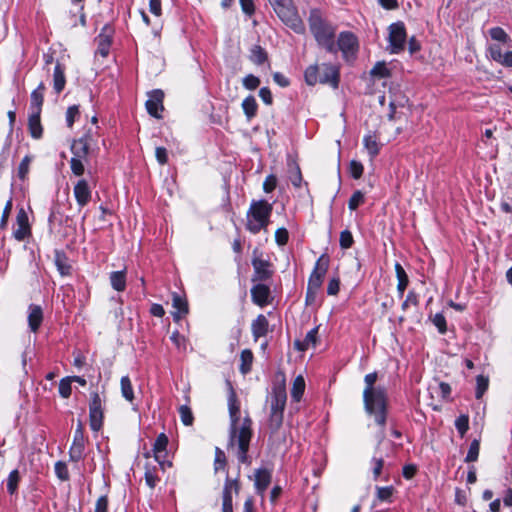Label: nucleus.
Returning a JSON list of instances; mask_svg holds the SVG:
<instances>
[{"label": "nucleus", "mask_w": 512, "mask_h": 512, "mask_svg": "<svg viewBox=\"0 0 512 512\" xmlns=\"http://www.w3.org/2000/svg\"><path fill=\"white\" fill-rule=\"evenodd\" d=\"M230 428H229V441L228 447L237 446V459L238 462L245 465H250L252 459L249 456L250 442L253 437V421L249 415L243 418L241 425L240 412H230Z\"/></svg>", "instance_id": "nucleus-1"}, {"label": "nucleus", "mask_w": 512, "mask_h": 512, "mask_svg": "<svg viewBox=\"0 0 512 512\" xmlns=\"http://www.w3.org/2000/svg\"><path fill=\"white\" fill-rule=\"evenodd\" d=\"M377 378V372L365 375L363 401L367 413L372 415L375 423L383 428L387 419V399L384 388L374 386Z\"/></svg>", "instance_id": "nucleus-2"}, {"label": "nucleus", "mask_w": 512, "mask_h": 512, "mask_svg": "<svg viewBox=\"0 0 512 512\" xmlns=\"http://www.w3.org/2000/svg\"><path fill=\"white\" fill-rule=\"evenodd\" d=\"M307 21L309 30L318 46L324 48L328 53L336 54V26L323 16L319 8L310 9Z\"/></svg>", "instance_id": "nucleus-3"}, {"label": "nucleus", "mask_w": 512, "mask_h": 512, "mask_svg": "<svg viewBox=\"0 0 512 512\" xmlns=\"http://www.w3.org/2000/svg\"><path fill=\"white\" fill-rule=\"evenodd\" d=\"M287 402L285 381L274 384L270 395V414L268 418L269 439L275 442L280 439L279 430L284 419V410Z\"/></svg>", "instance_id": "nucleus-4"}, {"label": "nucleus", "mask_w": 512, "mask_h": 512, "mask_svg": "<svg viewBox=\"0 0 512 512\" xmlns=\"http://www.w3.org/2000/svg\"><path fill=\"white\" fill-rule=\"evenodd\" d=\"M321 68L322 74L319 73L320 66L318 64L309 65L304 71L305 83L308 86H315L319 83L337 89L340 83V68L331 63H323Z\"/></svg>", "instance_id": "nucleus-5"}, {"label": "nucleus", "mask_w": 512, "mask_h": 512, "mask_svg": "<svg viewBox=\"0 0 512 512\" xmlns=\"http://www.w3.org/2000/svg\"><path fill=\"white\" fill-rule=\"evenodd\" d=\"M273 205L265 199L252 200L247 211L246 229L252 234L266 230L270 224Z\"/></svg>", "instance_id": "nucleus-6"}, {"label": "nucleus", "mask_w": 512, "mask_h": 512, "mask_svg": "<svg viewBox=\"0 0 512 512\" xmlns=\"http://www.w3.org/2000/svg\"><path fill=\"white\" fill-rule=\"evenodd\" d=\"M278 18L297 34H304L305 24L293 0H267Z\"/></svg>", "instance_id": "nucleus-7"}, {"label": "nucleus", "mask_w": 512, "mask_h": 512, "mask_svg": "<svg viewBox=\"0 0 512 512\" xmlns=\"http://www.w3.org/2000/svg\"><path fill=\"white\" fill-rule=\"evenodd\" d=\"M263 253L258 248L253 250V257L251 264L253 267V274L251 277L252 282H267L270 281L274 275L273 264L269 258H262Z\"/></svg>", "instance_id": "nucleus-8"}, {"label": "nucleus", "mask_w": 512, "mask_h": 512, "mask_svg": "<svg viewBox=\"0 0 512 512\" xmlns=\"http://www.w3.org/2000/svg\"><path fill=\"white\" fill-rule=\"evenodd\" d=\"M104 418V399L97 391H92L89 397V425L93 432L103 428Z\"/></svg>", "instance_id": "nucleus-9"}, {"label": "nucleus", "mask_w": 512, "mask_h": 512, "mask_svg": "<svg viewBox=\"0 0 512 512\" xmlns=\"http://www.w3.org/2000/svg\"><path fill=\"white\" fill-rule=\"evenodd\" d=\"M88 436L85 434L84 424L78 420L73 434V440L69 448V460L71 462H79L85 457V447L88 443Z\"/></svg>", "instance_id": "nucleus-10"}, {"label": "nucleus", "mask_w": 512, "mask_h": 512, "mask_svg": "<svg viewBox=\"0 0 512 512\" xmlns=\"http://www.w3.org/2000/svg\"><path fill=\"white\" fill-rule=\"evenodd\" d=\"M336 47L337 52L341 51L343 58L346 61L354 60L359 51V40L357 36L351 31H342L339 33Z\"/></svg>", "instance_id": "nucleus-11"}, {"label": "nucleus", "mask_w": 512, "mask_h": 512, "mask_svg": "<svg viewBox=\"0 0 512 512\" xmlns=\"http://www.w3.org/2000/svg\"><path fill=\"white\" fill-rule=\"evenodd\" d=\"M388 41L390 45V53L398 54L404 50L407 40V32L405 24L401 21L392 23L388 27Z\"/></svg>", "instance_id": "nucleus-12"}, {"label": "nucleus", "mask_w": 512, "mask_h": 512, "mask_svg": "<svg viewBox=\"0 0 512 512\" xmlns=\"http://www.w3.org/2000/svg\"><path fill=\"white\" fill-rule=\"evenodd\" d=\"M241 489L239 477L230 478L226 476L224 487L222 491V509L221 512H234L233 511V493L238 495Z\"/></svg>", "instance_id": "nucleus-13"}, {"label": "nucleus", "mask_w": 512, "mask_h": 512, "mask_svg": "<svg viewBox=\"0 0 512 512\" xmlns=\"http://www.w3.org/2000/svg\"><path fill=\"white\" fill-rule=\"evenodd\" d=\"M164 92L161 89H154L149 93V98L145 103L148 114L156 119H162L164 110Z\"/></svg>", "instance_id": "nucleus-14"}, {"label": "nucleus", "mask_w": 512, "mask_h": 512, "mask_svg": "<svg viewBox=\"0 0 512 512\" xmlns=\"http://www.w3.org/2000/svg\"><path fill=\"white\" fill-rule=\"evenodd\" d=\"M17 228L13 231V237L17 241H24L32 235L28 214L23 207L18 209L16 216Z\"/></svg>", "instance_id": "nucleus-15"}, {"label": "nucleus", "mask_w": 512, "mask_h": 512, "mask_svg": "<svg viewBox=\"0 0 512 512\" xmlns=\"http://www.w3.org/2000/svg\"><path fill=\"white\" fill-rule=\"evenodd\" d=\"M114 28L110 24H106L101 29V32L96 37L97 50L96 53L106 58L109 55L110 48L113 42Z\"/></svg>", "instance_id": "nucleus-16"}, {"label": "nucleus", "mask_w": 512, "mask_h": 512, "mask_svg": "<svg viewBox=\"0 0 512 512\" xmlns=\"http://www.w3.org/2000/svg\"><path fill=\"white\" fill-rule=\"evenodd\" d=\"M255 283L250 290L252 302L259 307L269 305L272 301L270 287L265 282Z\"/></svg>", "instance_id": "nucleus-17"}, {"label": "nucleus", "mask_w": 512, "mask_h": 512, "mask_svg": "<svg viewBox=\"0 0 512 512\" xmlns=\"http://www.w3.org/2000/svg\"><path fill=\"white\" fill-rule=\"evenodd\" d=\"M92 141L90 133H85L82 137L73 140L70 148L73 157L84 159L87 162Z\"/></svg>", "instance_id": "nucleus-18"}, {"label": "nucleus", "mask_w": 512, "mask_h": 512, "mask_svg": "<svg viewBox=\"0 0 512 512\" xmlns=\"http://www.w3.org/2000/svg\"><path fill=\"white\" fill-rule=\"evenodd\" d=\"M73 194L77 205L80 208L85 207L91 201L92 190L86 179H79L74 185Z\"/></svg>", "instance_id": "nucleus-19"}, {"label": "nucleus", "mask_w": 512, "mask_h": 512, "mask_svg": "<svg viewBox=\"0 0 512 512\" xmlns=\"http://www.w3.org/2000/svg\"><path fill=\"white\" fill-rule=\"evenodd\" d=\"M272 481V471L267 468H258L254 473V487L256 493L263 496Z\"/></svg>", "instance_id": "nucleus-20"}, {"label": "nucleus", "mask_w": 512, "mask_h": 512, "mask_svg": "<svg viewBox=\"0 0 512 512\" xmlns=\"http://www.w3.org/2000/svg\"><path fill=\"white\" fill-rule=\"evenodd\" d=\"M172 306L175 311L172 312L173 320L178 322L189 313V305L185 296L177 292L172 293Z\"/></svg>", "instance_id": "nucleus-21"}, {"label": "nucleus", "mask_w": 512, "mask_h": 512, "mask_svg": "<svg viewBox=\"0 0 512 512\" xmlns=\"http://www.w3.org/2000/svg\"><path fill=\"white\" fill-rule=\"evenodd\" d=\"M488 51L493 61L504 67H512V51L503 52L499 44L490 45Z\"/></svg>", "instance_id": "nucleus-22"}, {"label": "nucleus", "mask_w": 512, "mask_h": 512, "mask_svg": "<svg viewBox=\"0 0 512 512\" xmlns=\"http://www.w3.org/2000/svg\"><path fill=\"white\" fill-rule=\"evenodd\" d=\"M66 65L59 59L56 60V64L53 71V89L56 94H60L66 86Z\"/></svg>", "instance_id": "nucleus-23"}, {"label": "nucleus", "mask_w": 512, "mask_h": 512, "mask_svg": "<svg viewBox=\"0 0 512 512\" xmlns=\"http://www.w3.org/2000/svg\"><path fill=\"white\" fill-rule=\"evenodd\" d=\"M251 331L254 341L264 337L269 332V322L265 315L259 314L251 323Z\"/></svg>", "instance_id": "nucleus-24"}, {"label": "nucleus", "mask_w": 512, "mask_h": 512, "mask_svg": "<svg viewBox=\"0 0 512 512\" xmlns=\"http://www.w3.org/2000/svg\"><path fill=\"white\" fill-rule=\"evenodd\" d=\"M169 443V439L165 433H160L154 444H153V454L155 460L163 467L165 464L163 453H166V449Z\"/></svg>", "instance_id": "nucleus-25"}, {"label": "nucleus", "mask_w": 512, "mask_h": 512, "mask_svg": "<svg viewBox=\"0 0 512 512\" xmlns=\"http://www.w3.org/2000/svg\"><path fill=\"white\" fill-rule=\"evenodd\" d=\"M45 85L43 82H41L37 88H35L30 95V112H36L41 113L42 112V106L44 103V92H45Z\"/></svg>", "instance_id": "nucleus-26"}, {"label": "nucleus", "mask_w": 512, "mask_h": 512, "mask_svg": "<svg viewBox=\"0 0 512 512\" xmlns=\"http://www.w3.org/2000/svg\"><path fill=\"white\" fill-rule=\"evenodd\" d=\"M54 262L58 272L61 276H70L72 273V266L69 263V259L63 250H55Z\"/></svg>", "instance_id": "nucleus-27"}, {"label": "nucleus", "mask_w": 512, "mask_h": 512, "mask_svg": "<svg viewBox=\"0 0 512 512\" xmlns=\"http://www.w3.org/2000/svg\"><path fill=\"white\" fill-rule=\"evenodd\" d=\"M43 322V310L39 305L29 306L28 325L32 332H37Z\"/></svg>", "instance_id": "nucleus-28"}, {"label": "nucleus", "mask_w": 512, "mask_h": 512, "mask_svg": "<svg viewBox=\"0 0 512 512\" xmlns=\"http://www.w3.org/2000/svg\"><path fill=\"white\" fill-rule=\"evenodd\" d=\"M289 180L294 188L299 189L303 183L301 168L295 159H289L287 162Z\"/></svg>", "instance_id": "nucleus-29"}, {"label": "nucleus", "mask_w": 512, "mask_h": 512, "mask_svg": "<svg viewBox=\"0 0 512 512\" xmlns=\"http://www.w3.org/2000/svg\"><path fill=\"white\" fill-rule=\"evenodd\" d=\"M28 131L32 138L40 139L43 136V127L41 124V113L30 112L28 118Z\"/></svg>", "instance_id": "nucleus-30"}, {"label": "nucleus", "mask_w": 512, "mask_h": 512, "mask_svg": "<svg viewBox=\"0 0 512 512\" xmlns=\"http://www.w3.org/2000/svg\"><path fill=\"white\" fill-rule=\"evenodd\" d=\"M394 269H395L396 278L398 281L397 282V293H398V296L401 298V297H403L404 292L409 285V277H408L405 269L399 262L395 263Z\"/></svg>", "instance_id": "nucleus-31"}, {"label": "nucleus", "mask_w": 512, "mask_h": 512, "mask_svg": "<svg viewBox=\"0 0 512 512\" xmlns=\"http://www.w3.org/2000/svg\"><path fill=\"white\" fill-rule=\"evenodd\" d=\"M363 145L367 150L371 159L375 158L381 149V144L378 142L376 133H369L363 137Z\"/></svg>", "instance_id": "nucleus-32"}, {"label": "nucleus", "mask_w": 512, "mask_h": 512, "mask_svg": "<svg viewBox=\"0 0 512 512\" xmlns=\"http://www.w3.org/2000/svg\"><path fill=\"white\" fill-rule=\"evenodd\" d=\"M330 265V257L328 254H322L315 262L313 270L310 275L325 279Z\"/></svg>", "instance_id": "nucleus-33"}, {"label": "nucleus", "mask_w": 512, "mask_h": 512, "mask_svg": "<svg viewBox=\"0 0 512 512\" xmlns=\"http://www.w3.org/2000/svg\"><path fill=\"white\" fill-rule=\"evenodd\" d=\"M318 330L319 327H315L308 331V333L306 334L305 338L302 341L296 340L294 343L295 348L298 351H306L311 345L315 346L318 341Z\"/></svg>", "instance_id": "nucleus-34"}, {"label": "nucleus", "mask_w": 512, "mask_h": 512, "mask_svg": "<svg viewBox=\"0 0 512 512\" xmlns=\"http://www.w3.org/2000/svg\"><path fill=\"white\" fill-rule=\"evenodd\" d=\"M370 463L372 466L373 479L378 480L382 474L385 464L384 456L380 452L379 447L375 449Z\"/></svg>", "instance_id": "nucleus-35"}, {"label": "nucleus", "mask_w": 512, "mask_h": 512, "mask_svg": "<svg viewBox=\"0 0 512 512\" xmlns=\"http://www.w3.org/2000/svg\"><path fill=\"white\" fill-rule=\"evenodd\" d=\"M110 284L117 292H122L126 289V268L121 271H113L110 273Z\"/></svg>", "instance_id": "nucleus-36"}, {"label": "nucleus", "mask_w": 512, "mask_h": 512, "mask_svg": "<svg viewBox=\"0 0 512 512\" xmlns=\"http://www.w3.org/2000/svg\"><path fill=\"white\" fill-rule=\"evenodd\" d=\"M249 60L257 66L263 65L268 61V53L262 46L254 45L250 49Z\"/></svg>", "instance_id": "nucleus-37"}, {"label": "nucleus", "mask_w": 512, "mask_h": 512, "mask_svg": "<svg viewBox=\"0 0 512 512\" xmlns=\"http://www.w3.org/2000/svg\"><path fill=\"white\" fill-rule=\"evenodd\" d=\"M242 109H243V112L247 118L248 121H250L251 119H253L254 117H256L257 115V112H258V104L256 102V99L253 95H249L247 96L243 101H242Z\"/></svg>", "instance_id": "nucleus-38"}, {"label": "nucleus", "mask_w": 512, "mask_h": 512, "mask_svg": "<svg viewBox=\"0 0 512 512\" xmlns=\"http://www.w3.org/2000/svg\"><path fill=\"white\" fill-rule=\"evenodd\" d=\"M254 360L253 352L250 349H244L242 350L240 354V366L239 371L246 375L252 370V364Z\"/></svg>", "instance_id": "nucleus-39"}, {"label": "nucleus", "mask_w": 512, "mask_h": 512, "mask_svg": "<svg viewBox=\"0 0 512 512\" xmlns=\"http://www.w3.org/2000/svg\"><path fill=\"white\" fill-rule=\"evenodd\" d=\"M305 380L302 375H298L294 381L291 388V398L295 402H299L305 391Z\"/></svg>", "instance_id": "nucleus-40"}, {"label": "nucleus", "mask_w": 512, "mask_h": 512, "mask_svg": "<svg viewBox=\"0 0 512 512\" xmlns=\"http://www.w3.org/2000/svg\"><path fill=\"white\" fill-rule=\"evenodd\" d=\"M121 394L125 400L132 403L135 399L131 379L128 375L122 376L120 380Z\"/></svg>", "instance_id": "nucleus-41"}, {"label": "nucleus", "mask_w": 512, "mask_h": 512, "mask_svg": "<svg viewBox=\"0 0 512 512\" xmlns=\"http://www.w3.org/2000/svg\"><path fill=\"white\" fill-rule=\"evenodd\" d=\"M370 75L376 79H385L391 77V70L387 67L385 61H378L370 70Z\"/></svg>", "instance_id": "nucleus-42"}, {"label": "nucleus", "mask_w": 512, "mask_h": 512, "mask_svg": "<svg viewBox=\"0 0 512 512\" xmlns=\"http://www.w3.org/2000/svg\"><path fill=\"white\" fill-rule=\"evenodd\" d=\"M395 492H396V490H395L394 486H392V485L384 486V487L376 486L375 497H376V500L379 502L392 503V497Z\"/></svg>", "instance_id": "nucleus-43"}, {"label": "nucleus", "mask_w": 512, "mask_h": 512, "mask_svg": "<svg viewBox=\"0 0 512 512\" xmlns=\"http://www.w3.org/2000/svg\"><path fill=\"white\" fill-rule=\"evenodd\" d=\"M20 480V473L17 469H14L9 473L7 478V492L10 495H14L17 493Z\"/></svg>", "instance_id": "nucleus-44"}, {"label": "nucleus", "mask_w": 512, "mask_h": 512, "mask_svg": "<svg viewBox=\"0 0 512 512\" xmlns=\"http://www.w3.org/2000/svg\"><path fill=\"white\" fill-rule=\"evenodd\" d=\"M226 467H227L226 454L221 448L216 447L215 448L214 464H213L214 472L217 473L219 471H224V470H226Z\"/></svg>", "instance_id": "nucleus-45"}, {"label": "nucleus", "mask_w": 512, "mask_h": 512, "mask_svg": "<svg viewBox=\"0 0 512 512\" xmlns=\"http://www.w3.org/2000/svg\"><path fill=\"white\" fill-rule=\"evenodd\" d=\"M408 102V99L402 95L399 99H391L389 102V113H388V119L389 120H396L397 117V108L398 107H404L405 103Z\"/></svg>", "instance_id": "nucleus-46"}, {"label": "nucleus", "mask_w": 512, "mask_h": 512, "mask_svg": "<svg viewBox=\"0 0 512 512\" xmlns=\"http://www.w3.org/2000/svg\"><path fill=\"white\" fill-rule=\"evenodd\" d=\"M229 392H228V411L230 412H240V401L238 399L237 393L234 390L231 382H228Z\"/></svg>", "instance_id": "nucleus-47"}, {"label": "nucleus", "mask_w": 512, "mask_h": 512, "mask_svg": "<svg viewBox=\"0 0 512 512\" xmlns=\"http://www.w3.org/2000/svg\"><path fill=\"white\" fill-rule=\"evenodd\" d=\"M420 296L415 290H409L405 300L401 304L402 311H407L410 306L419 307Z\"/></svg>", "instance_id": "nucleus-48"}, {"label": "nucleus", "mask_w": 512, "mask_h": 512, "mask_svg": "<svg viewBox=\"0 0 512 512\" xmlns=\"http://www.w3.org/2000/svg\"><path fill=\"white\" fill-rule=\"evenodd\" d=\"M365 202V195L362 191L356 190L351 195L348 200V208L350 211H355L359 206L363 205Z\"/></svg>", "instance_id": "nucleus-49"}, {"label": "nucleus", "mask_w": 512, "mask_h": 512, "mask_svg": "<svg viewBox=\"0 0 512 512\" xmlns=\"http://www.w3.org/2000/svg\"><path fill=\"white\" fill-rule=\"evenodd\" d=\"M144 478L147 486H149L151 489H154L157 483L160 481V478L157 476V468L155 466H146Z\"/></svg>", "instance_id": "nucleus-50"}, {"label": "nucleus", "mask_w": 512, "mask_h": 512, "mask_svg": "<svg viewBox=\"0 0 512 512\" xmlns=\"http://www.w3.org/2000/svg\"><path fill=\"white\" fill-rule=\"evenodd\" d=\"M489 387V379L484 375H478L476 378V399H481Z\"/></svg>", "instance_id": "nucleus-51"}, {"label": "nucleus", "mask_w": 512, "mask_h": 512, "mask_svg": "<svg viewBox=\"0 0 512 512\" xmlns=\"http://www.w3.org/2000/svg\"><path fill=\"white\" fill-rule=\"evenodd\" d=\"M479 451H480V440L474 439L470 443L469 450L467 452V455L465 457L466 463H472L478 460L479 457Z\"/></svg>", "instance_id": "nucleus-52"}, {"label": "nucleus", "mask_w": 512, "mask_h": 512, "mask_svg": "<svg viewBox=\"0 0 512 512\" xmlns=\"http://www.w3.org/2000/svg\"><path fill=\"white\" fill-rule=\"evenodd\" d=\"M489 35L492 40L501 42V43H508L510 41L509 35L506 33V31L501 27H493L489 30Z\"/></svg>", "instance_id": "nucleus-53"}, {"label": "nucleus", "mask_w": 512, "mask_h": 512, "mask_svg": "<svg viewBox=\"0 0 512 512\" xmlns=\"http://www.w3.org/2000/svg\"><path fill=\"white\" fill-rule=\"evenodd\" d=\"M455 427L461 437H464L469 430V416L467 414H461L455 420Z\"/></svg>", "instance_id": "nucleus-54"}, {"label": "nucleus", "mask_w": 512, "mask_h": 512, "mask_svg": "<svg viewBox=\"0 0 512 512\" xmlns=\"http://www.w3.org/2000/svg\"><path fill=\"white\" fill-rule=\"evenodd\" d=\"M54 471L59 480L68 481L70 479L69 470L65 462L57 461L54 465Z\"/></svg>", "instance_id": "nucleus-55"}, {"label": "nucleus", "mask_w": 512, "mask_h": 512, "mask_svg": "<svg viewBox=\"0 0 512 512\" xmlns=\"http://www.w3.org/2000/svg\"><path fill=\"white\" fill-rule=\"evenodd\" d=\"M84 159L73 157L70 160V169L73 175L81 177L85 173Z\"/></svg>", "instance_id": "nucleus-56"}, {"label": "nucleus", "mask_w": 512, "mask_h": 512, "mask_svg": "<svg viewBox=\"0 0 512 512\" xmlns=\"http://www.w3.org/2000/svg\"><path fill=\"white\" fill-rule=\"evenodd\" d=\"M339 244L342 249H349L354 244V238L350 230L345 229L341 231Z\"/></svg>", "instance_id": "nucleus-57"}, {"label": "nucleus", "mask_w": 512, "mask_h": 512, "mask_svg": "<svg viewBox=\"0 0 512 512\" xmlns=\"http://www.w3.org/2000/svg\"><path fill=\"white\" fill-rule=\"evenodd\" d=\"M179 414H180L181 421L185 426H190L193 424L194 416H193V413L189 406H187V405L180 406Z\"/></svg>", "instance_id": "nucleus-58"}, {"label": "nucleus", "mask_w": 512, "mask_h": 512, "mask_svg": "<svg viewBox=\"0 0 512 512\" xmlns=\"http://www.w3.org/2000/svg\"><path fill=\"white\" fill-rule=\"evenodd\" d=\"M71 381L68 379V377L62 378L59 382V394L62 398L67 399L72 394V386Z\"/></svg>", "instance_id": "nucleus-59"}, {"label": "nucleus", "mask_w": 512, "mask_h": 512, "mask_svg": "<svg viewBox=\"0 0 512 512\" xmlns=\"http://www.w3.org/2000/svg\"><path fill=\"white\" fill-rule=\"evenodd\" d=\"M80 116L79 105H71L67 108L66 111V123L69 128H71L76 119Z\"/></svg>", "instance_id": "nucleus-60"}, {"label": "nucleus", "mask_w": 512, "mask_h": 512, "mask_svg": "<svg viewBox=\"0 0 512 512\" xmlns=\"http://www.w3.org/2000/svg\"><path fill=\"white\" fill-rule=\"evenodd\" d=\"M32 161L31 156L26 155L20 162L18 166V178L20 180H25L30 168V163Z\"/></svg>", "instance_id": "nucleus-61"}, {"label": "nucleus", "mask_w": 512, "mask_h": 512, "mask_svg": "<svg viewBox=\"0 0 512 512\" xmlns=\"http://www.w3.org/2000/svg\"><path fill=\"white\" fill-rule=\"evenodd\" d=\"M349 173L353 179H360L364 173V166L360 161L352 160L349 164Z\"/></svg>", "instance_id": "nucleus-62"}, {"label": "nucleus", "mask_w": 512, "mask_h": 512, "mask_svg": "<svg viewBox=\"0 0 512 512\" xmlns=\"http://www.w3.org/2000/svg\"><path fill=\"white\" fill-rule=\"evenodd\" d=\"M242 84L247 90H255L260 85V79L253 74H248L243 78Z\"/></svg>", "instance_id": "nucleus-63"}, {"label": "nucleus", "mask_w": 512, "mask_h": 512, "mask_svg": "<svg viewBox=\"0 0 512 512\" xmlns=\"http://www.w3.org/2000/svg\"><path fill=\"white\" fill-rule=\"evenodd\" d=\"M94 512H109V497L107 494L101 495L97 498Z\"/></svg>", "instance_id": "nucleus-64"}]
</instances>
